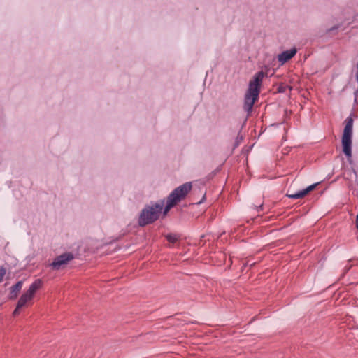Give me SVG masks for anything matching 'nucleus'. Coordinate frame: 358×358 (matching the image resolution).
<instances>
[{"instance_id": "nucleus-1", "label": "nucleus", "mask_w": 358, "mask_h": 358, "mask_svg": "<svg viewBox=\"0 0 358 358\" xmlns=\"http://www.w3.org/2000/svg\"><path fill=\"white\" fill-rule=\"evenodd\" d=\"M266 73L262 71L257 72L249 82L248 88L244 96L243 109L248 115L252 113L253 106L259 98L260 88Z\"/></svg>"}, {"instance_id": "nucleus-2", "label": "nucleus", "mask_w": 358, "mask_h": 358, "mask_svg": "<svg viewBox=\"0 0 358 358\" xmlns=\"http://www.w3.org/2000/svg\"><path fill=\"white\" fill-rule=\"evenodd\" d=\"M164 204V200H160L145 205L139 214L138 225L143 227L157 221L162 213Z\"/></svg>"}, {"instance_id": "nucleus-3", "label": "nucleus", "mask_w": 358, "mask_h": 358, "mask_svg": "<svg viewBox=\"0 0 358 358\" xmlns=\"http://www.w3.org/2000/svg\"><path fill=\"white\" fill-rule=\"evenodd\" d=\"M192 182H185L173 190L167 197L166 205L163 207L162 213L166 215L169 210L173 208L177 203L185 199L187 194L192 189Z\"/></svg>"}, {"instance_id": "nucleus-4", "label": "nucleus", "mask_w": 358, "mask_h": 358, "mask_svg": "<svg viewBox=\"0 0 358 358\" xmlns=\"http://www.w3.org/2000/svg\"><path fill=\"white\" fill-rule=\"evenodd\" d=\"M353 122L354 120L352 115H350L345 120V127L341 138L343 152L348 159H350L352 157Z\"/></svg>"}, {"instance_id": "nucleus-5", "label": "nucleus", "mask_w": 358, "mask_h": 358, "mask_svg": "<svg viewBox=\"0 0 358 358\" xmlns=\"http://www.w3.org/2000/svg\"><path fill=\"white\" fill-rule=\"evenodd\" d=\"M43 280L41 279H36L29 286L28 290L24 292L19 299L17 302V308L24 307L27 303L31 301L35 293L43 286Z\"/></svg>"}, {"instance_id": "nucleus-6", "label": "nucleus", "mask_w": 358, "mask_h": 358, "mask_svg": "<svg viewBox=\"0 0 358 358\" xmlns=\"http://www.w3.org/2000/svg\"><path fill=\"white\" fill-rule=\"evenodd\" d=\"M74 259V255L71 252H64L55 258L50 266L54 270H59L60 268L67 264L70 261Z\"/></svg>"}, {"instance_id": "nucleus-7", "label": "nucleus", "mask_w": 358, "mask_h": 358, "mask_svg": "<svg viewBox=\"0 0 358 358\" xmlns=\"http://www.w3.org/2000/svg\"><path fill=\"white\" fill-rule=\"evenodd\" d=\"M297 50L296 48H291L289 50H287L281 52L278 56V62L282 64L286 63L289 59H291L294 55L296 54Z\"/></svg>"}, {"instance_id": "nucleus-8", "label": "nucleus", "mask_w": 358, "mask_h": 358, "mask_svg": "<svg viewBox=\"0 0 358 358\" xmlns=\"http://www.w3.org/2000/svg\"><path fill=\"white\" fill-rule=\"evenodd\" d=\"M23 282L22 280L18 281L14 285L10 287V299H16L18 296L19 292L22 289Z\"/></svg>"}, {"instance_id": "nucleus-9", "label": "nucleus", "mask_w": 358, "mask_h": 358, "mask_svg": "<svg viewBox=\"0 0 358 358\" xmlns=\"http://www.w3.org/2000/svg\"><path fill=\"white\" fill-rule=\"evenodd\" d=\"M306 195V193L304 192V189H303V190H301L295 194H287V196L291 199H297L299 198H303Z\"/></svg>"}, {"instance_id": "nucleus-10", "label": "nucleus", "mask_w": 358, "mask_h": 358, "mask_svg": "<svg viewBox=\"0 0 358 358\" xmlns=\"http://www.w3.org/2000/svg\"><path fill=\"white\" fill-rule=\"evenodd\" d=\"M166 238L169 243H175L179 239V236L175 234H169L166 236Z\"/></svg>"}, {"instance_id": "nucleus-11", "label": "nucleus", "mask_w": 358, "mask_h": 358, "mask_svg": "<svg viewBox=\"0 0 358 358\" xmlns=\"http://www.w3.org/2000/svg\"><path fill=\"white\" fill-rule=\"evenodd\" d=\"M6 273V269L4 267L1 266L0 267V282H1L3 281V277L5 276Z\"/></svg>"}, {"instance_id": "nucleus-12", "label": "nucleus", "mask_w": 358, "mask_h": 358, "mask_svg": "<svg viewBox=\"0 0 358 358\" xmlns=\"http://www.w3.org/2000/svg\"><path fill=\"white\" fill-rule=\"evenodd\" d=\"M317 183H315V184H313V185L308 186L307 188L304 189V192H306L307 194L309 192H310L313 189H315V187L317 186Z\"/></svg>"}, {"instance_id": "nucleus-13", "label": "nucleus", "mask_w": 358, "mask_h": 358, "mask_svg": "<svg viewBox=\"0 0 358 358\" xmlns=\"http://www.w3.org/2000/svg\"><path fill=\"white\" fill-rule=\"evenodd\" d=\"M339 27H340V25H339V24H338V25H335V26H334L333 27H331V28L327 30V32H330V31H334V30H337Z\"/></svg>"}, {"instance_id": "nucleus-14", "label": "nucleus", "mask_w": 358, "mask_h": 358, "mask_svg": "<svg viewBox=\"0 0 358 358\" xmlns=\"http://www.w3.org/2000/svg\"><path fill=\"white\" fill-rule=\"evenodd\" d=\"M255 208L257 210V212H259L263 209V204H260L259 206H255Z\"/></svg>"}, {"instance_id": "nucleus-15", "label": "nucleus", "mask_w": 358, "mask_h": 358, "mask_svg": "<svg viewBox=\"0 0 358 358\" xmlns=\"http://www.w3.org/2000/svg\"><path fill=\"white\" fill-rule=\"evenodd\" d=\"M21 308H17V306H16L15 309L14 310L13 313V315L14 316L17 315L18 313H19V310Z\"/></svg>"}, {"instance_id": "nucleus-16", "label": "nucleus", "mask_w": 358, "mask_h": 358, "mask_svg": "<svg viewBox=\"0 0 358 358\" xmlns=\"http://www.w3.org/2000/svg\"><path fill=\"white\" fill-rule=\"evenodd\" d=\"M356 227L358 229V214L357 215L356 217Z\"/></svg>"}, {"instance_id": "nucleus-17", "label": "nucleus", "mask_w": 358, "mask_h": 358, "mask_svg": "<svg viewBox=\"0 0 358 358\" xmlns=\"http://www.w3.org/2000/svg\"><path fill=\"white\" fill-rule=\"evenodd\" d=\"M242 138H243L242 136H240V138H239V136H238L236 137V143L238 144V141H240V139L242 140Z\"/></svg>"}, {"instance_id": "nucleus-18", "label": "nucleus", "mask_w": 358, "mask_h": 358, "mask_svg": "<svg viewBox=\"0 0 358 358\" xmlns=\"http://www.w3.org/2000/svg\"><path fill=\"white\" fill-rule=\"evenodd\" d=\"M242 138H243L242 136H240V138H239V136H238L236 137V143L238 144V141H240V139L242 140Z\"/></svg>"}, {"instance_id": "nucleus-19", "label": "nucleus", "mask_w": 358, "mask_h": 358, "mask_svg": "<svg viewBox=\"0 0 358 358\" xmlns=\"http://www.w3.org/2000/svg\"><path fill=\"white\" fill-rule=\"evenodd\" d=\"M242 138H243L242 136H240V138H239V136H238L236 137V143L238 144V141H240V139L242 140Z\"/></svg>"}]
</instances>
